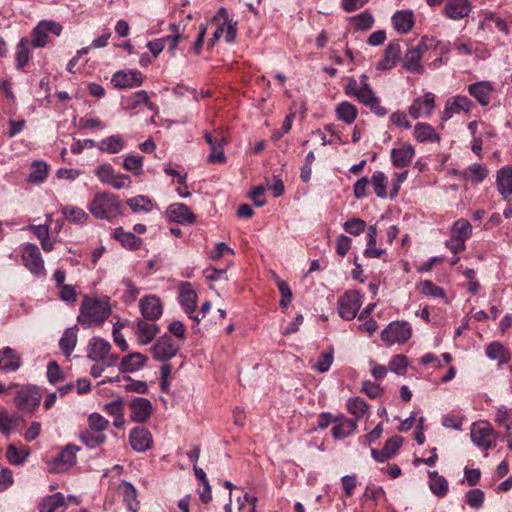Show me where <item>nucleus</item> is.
<instances>
[{
    "label": "nucleus",
    "mask_w": 512,
    "mask_h": 512,
    "mask_svg": "<svg viewBox=\"0 0 512 512\" xmlns=\"http://www.w3.org/2000/svg\"><path fill=\"white\" fill-rule=\"evenodd\" d=\"M344 92L347 96L355 98L359 103L368 107L377 116L383 117L387 114V110L381 106L380 99L373 91L366 74H362L359 81L354 77L348 78Z\"/></svg>",
    "instance_id": "1"
},
{
    "label": "nucleus",
    "mask_w": 512,
    "mask_h": 512,
    "mask_svg": "<svg viewBox=\"0 0 512 512\" xmlns=\"http://www.w3.org/2000/svg\"><path fill=\"white\" fill-rule=\"evenodd\" d=\"M111 308L107 301L85 296L80 307L78 321L90 327L104 322L110 315Z\"/></svg>",
    "instance_id": "2"
},
{
    "label": "nucleus",
    "mask_w": 512,
    "mask_h": 512,
    "mask_svg": "<svg viewBox=\"0 0 512 512\" xmlns=\"http://www.w3.org/2000/svg\"><path fill=\"white\" fill-rule=\"evenodd\" d=\"M88 210L97 219L110 220L123 214L121 201L109 192L96 193L88 205Z\"/></svg>",
    "instance_id": "3"
},
{
    "label": "nucleus",
    "mask_w": 512,
    "mask_h": 512,
    "mask_svg": "<svg viewBox=\"0 0 512 512\" xmlns=\"http://www.w3.org/2000/svg\"><path fill=\"white\" fill-rule=\"evenodd\" d=\"M380 337L387 346L404 344L412 337V326L404 320L392 321L381 331Z\"/></svg>",
    "instance_id": "4"
},
{
    "label": "nucleus",
    "mask_w": 512,
    "mask_h": 512,
    "mask_svg": "<svg viewBox=\"0 0 512 512\" xmlns=\"http://www.w3.org/2000/svg\"><path fill=\"white\" fill-rule=\"evenodd\" d=\"M471 441L479 449L487 451L496 446L498 434L487 421H478L470 429Z\"/></svg>",
    "instance_id": "5"
},
{
    "label": "nucleus",
    "mask_w": 512,
    "mask_h": 512,
    "mask_svg": "<svg viewBox=\"0 0 512 512\" xmlns=\"http://www.w3.org/2000/svg\"><path fill=\"white\" fill-rule=\"evenodd\" d=\"M42 394L40 389L34 385H25L16 392L14 405L23 412L32 413L40 405Z\"/></svg>",
    "instance_id": "6"
},
{
    "label": "nucleus",
    "mask_w": 512,
    "mask_h": 512,
    "mask_svg": "<svg viewBox=\"0 0 512 512\" xmlns=\"http://www.w3.org/2000/svg\"><path fill=\"white\" fill-rule=\"evenodd\" d=\"M362 305V295L357 290H347L338 298V313L345 320L354 319Z\"/></svg>",
    "instance_id": "7"
},
{
    "label": "nucleus",
    "mask_w": 512,
    "mask_h": 512,
    "mask_svg": "<svg viewBox=\"0 0 512 512\" xmlns=\"http://www.w3.org/2000/svg\"><path fill=\"white\" fill-rule=\"evenodd\" d=\"M150 350L154 360L167 362L176 356L180 350V345L171 336L164 335L157 339Z\"/></svg>",
    "instance_id": "8"
},
{
    "label": "nucleus",
    "mask_w": 512,
    "mask_h": 512,
    "mask_svg": "<svg viewBox=\"0 0 512 512\" xmlns=\"http://www.w3.org/2000/svg\"><path fill=\"white\" fill-rule=\"evenodd\" d=\"M178 300L181 306L184 308L186 314L191 319H193L195 322H199L201 320L199 314H195V310L197 308V294L191 283L182 282L179 285Z\"/></svg>",
    "instance_id": "9"
},
{
    "label": "nucleus",
    "mask_w": 512,
    "mask_h": 512,
    "mask_svg": "<svg viewBox=\"0 0 512 512\" xmlns=\"http://www.w3.org/2000/svg\"><path fill=\"white\" fill-rule=\"evenodd\" d=\"M435 109V95L432 92H426L423 97H417L408 108L410 117L414 120L419 118H429Z\"/></svg>",
    "instance_id": "10"
},
{
    "label": "nucleus",
    "mask_w": 512,
    "mask_h": 512,
    "mask_svg": "<svg viewBox=\"0 0 512 512\" xmlns=\"http://www.w3.org/2000/svg\"><path fill=\"white\" fill-rule=\"evenodd\" d=\"M473 107V102L464 95H456L446 100L444 109L441 113V120L448 121L454 115L461 112L468 114Z\"/></svg>",
    "instance_id": "11"
},
{
    "label": "nucleus",
    "mask_w": 512,
    "mask_h": 512,
    "mask_svg": "<svg viewBox=\"0 0 512 512\" xmlns=\"http://www.w3.org/2000/svg\"><path fill=\"white\" fill-rule=\"evenodd\" d=\"M472 3L469 0H446L442 15L453 21H460L470 15Z\"/></svg>",
    "instance_id": "12"
},
{
    "label": "nucleus",
    "mask_w": 512,
    "mask_h": 512,
    "mask_svg": "<svg viewBox=\"0 0 512 512\" xmlns=\"http://www.w3.org/2000/svg\"><path fill=\"white\" fill-rule=\"evenodd\" d=\"M22 259L25 267L34 275H43L45 272L44 261L39 248L34 244L25 246Z\"/></svg>",
    "instance_id": "13"
},
{
    "label": "nucleus",
    "mask_w": 512,
    "mask_h": 512,
    "mask_svg": "<svg viewBox=\"0 0 512 512\" xmlns=\"http://www.w3.org/2000/svg\"><path fill=\"white\" fill-rule=\"evenodd\" d=\"M204 138L211 148V153L208 156L209 163H223L226 160L224 154V145L227 139L218 133L212 134L205 132Z\"/></svg>",
    "instance_id": "14"
},
{
    "label": "nucleus",
    "mask_w": 512,
    "mask_h": 512,
    "mask_svg": "<svg viewBox=\"0 0 512 512\" xmlns=\"http://www.w3.org/2000/svg\"><path fill=\"white\" fill-rule=\"evenodd\" d=\"M131 414L130 418L136 423H145L149 420L153 412V406L149 399L137 397L129 404Z\"/></svg>",
    "instance_id": "15"
},
{
    "label": "nucleus",
    "mask_w": 512,
    "mask_h": 512,
    "mask_svg": "<svg viewBox=\"0 0 512 512\" xmlns=\"http://www.w3.org/2000/svg\"><path fill=\"white\" fill-rule=\"evenodd\" d=\"M129 442L133 450L144 452L149 450L153 444L150 431L143 427H135L130 431Z\"/></svg>",
    "instance_id": "16"
},
{
    "label": "nucleus",
    "mask_w": 512,
    "mask_h": 512,
    "mask_svg": "<svg viewBox=\"0 0 512 512\" xmlns=\"http://www.w3.org/2000/svg\"><path fill=\"white\" fill-rule=\"evenodd\" d=\"M425 51L426 49L421 46V41L417 46L410 47L404 55V68L411 73L422 74L424 72V68L421 64V59Z\"/></svg>",
    "instance_id": "17"
},
{
    "label": "nucleus",
    "mask_w": 512,
    "mask_h": 512,
    "mask_svg": "<svg viewBox=\"0 0 512 512\" xmlns=\"http://www.w3.org/2000/svg\"><path fill=\"white\" fill-rule=\"evenodd\" d=\"M166 216L171 222L178 224H193L195 216L190 208L183 203L171 204L166 210Z\"/></svg>",
    "instance_id": "18"
},
{
    "label": "nucleus",
    "mask_w": 512,
    "mask_h": 512,
    "mask_svg": "<svg viewBox=\"0 0 512 512\" xmlns=\"http://www.w3.org/2000/svg\"><path fill=\"white\" fill-rule=\"evenodd\" d=\"M112 83L117 88H134L143 83V75L140 71H118L112 77Z\"/></svg>",
    "instance_id": "19"
},
{
    "label": "nucleus",
    "mask_w": 512,
    "mask_h": 512,
    "mask_svg": "<svg viewBox=\"0 0 512 512\" xmlns=\"http://www.w3.org/2000/svg\"><path fill=\"white\" fill-rule=\"evenodd\" d=\"M415 155L414 147L405 143L399 148H393L390 152V159L393 167L405 168L410 165Z\"/></svg>",
    "instance_id": "20"
},
{
    "label": "nucleus",
    "mask_w": 512,
    "mask_h": 512,
    "mask_svg": "<svg viewBox=\"0 0 512 512\" xmlns=\"http://www.w3.org/2000/svg\"><path fill=\"white\" fill-rule=\"evenodd\" d=\"M142 316L146 320L155 321L163 312V307L160 299L154 295L146 296L139 302Z\"/></svg>",
    "instance_id": "21"
},
{
    "label": "nucleus",
    "mask_w": 512,
    "mask_h": 512,
    "mask_svg": "<svg viewBox=\"0 0 512 512\" xmlns=\"http://www.w3.org/2000/svg\"><path fill=\"white\" fill-rule=\"evenodd\" d=\"M401 56V46L399 42H390L385 50L383 58L377 64V70L387 71L394 68Z\"/></svg>",
    "instance_id": "22"
},
{
    "label": "nucleus",
    "mask_w": 512,
    "mask_h": 512,
    "mask_svg": "<svg viewBox=\"0 0 512 512\" xmlns=\"http://www.w3.org/2000/svg\"><path fill=\"white\" fill-rule=\"evenodd\" d=\"M468 92L482 106H487L492 98L494 88L489 81H479L468 86Z\"/></svg>",
    "instance_id": "23"
},
{
    "label": "nucleus",
    "mask_w": 512,
    "mask_h": 512,
    "mask_svg": "<svg viewBox=\"0 0 512 512\" xmlns=\"http://www.w3.org/2000/svg\"><path fill=\"white\" fill-rule=\"evenodd\" d=\"M391 22L398 33L407 34L412 30L415 23L413 11L398 10L392 15Z\"/></svg>",
    "instance_id": "24"
},
{
    "label": "nucleus",
    "mask_w": 512,
    "mask_h": 512,
    "mask_svg": "<svg viewBox=\"0 0 512 512\" xmlns=\"http://www.w3.org/2000/svg\"><path fill=\"white\" fill-rule=\"evenodd\" d=\"M421 46L427 50H433L440 58L434 62V66H437V63H441L442 59L445 55H447L451 50V43L449 41L438 40L433 36H423L421 38Z\"/></svg>",
    "instance_id": "25"
},
{
    "label": "nucleus",
    "mask_w": 512,
    "mask_h": 512,
    "mask_svg": "<svg viewBox=\"0 0 512 512\" xmlns=\"http://www.w3.org/2000/svg\"><path fill=\"white\" fill-rule=\"evenodd\" d=\"M485 355L493 361H497L499 366L507 364L511 360V352L499 341H492L485 348Z\"/></svg>",
    "instance_id": "26"
},
{
    "label": "nucleus",
    "mask_w": 512,
    "mask_h": 512,
    "mask_svg": "<svg viewBox=\"0 0 512 512\" xmlns=\"http://www.w3.org/2000/svg\"><path fill=\"white\" fill-rule=\"evenodd\" d=\"M357 421L349 419L344 415L335 418V425L332 428V435L335 439H344L357 429Z\"/></svg>",
    "instance_id": "27"
},
{
    "label": "nucleus",
    "mask_w": 512,
    "mask_h": 512,
    "mask_svg": "<svg viewBox=\"0 0 512 512\" xmlns=\"http://www.w3.org/2000/svg\"><path fill=\"white\" fill-rule=\"evenodd\" d=\"M22 366L21 355L11 347L2 350L0 370L5 372L17 371Z\"/></svg>",
    "instance_id": "28"
},
{
    "label": "nucleus",
    "mask_w": 512,
    "mask_h": 512,
    "mask_svg": "<svg viewBox=\"0 0 512 512\" xmlns=\"http://www.w3.org/2000/svg\"><path fill=\"white\" fill-rule=\"evenodd\" d=\"M496 183L499 193L504 198L512 195V165H506L498 170Z\"/></svg>",
    "instance_id": "29"
},
{
    "label": "nucleus",
    "mask_w": 512,
    "mask_h": 512,
    "mask_svg": "<svg viewBox=\"0 0 512 512\" xmlns=\"http://www.w3.org/2000/svg\"><path fill=\"white\" fill-rule=\"evenodd\" d=\"M150 320H138L137 321V336L141 344H149L159 332V327Z\"/></svg>",
    "instance_id": "30"
},
{
    "label": "nucleus",
    "mask_w": 512,
    "mask_h": 512,
    "mask_svg": "<svg viewBox=\"0 0 512 512\" xmlns=\"http://www.w3.org/2000/svg\"><path fill=\"white\" fill-rule=\"evenodd\" d=\"M414 137L419 143H439L441 140L440 135L428 123H417L414 126Z\"/></svg>",
    "instance_id": "31"
},
{
    "label": "nucleus",
    "mask_w": 512,
    "mask_h": 512,
    "mask_svg": "<svg viewBox=\"0 0 512 512\" xmlns=\"http://www.w3.org/2000/svg\"><path fill=\"white\" fill-rule=\"evenodd\" d=\"M147 357L141 353L134 352L125 356L119 365L122 373H131L140 370L146 363Z\"/></svg>",
    "instance_id": "32"
},
{
    "label": "nucleus",
    "mask_w": 512,
    "mask_h": 512,
    "mask_svg": "<svg viewBox=\"0 0 512 512\" xmlns=\"http://www.w3.org/2000/svg\"><path fill=\"white\" fill-rule=\"evenodd\" d=\"M80 451V447L74 444L66 445L56 457V464L59 469L67 470L76 463V454Z\"/></svg>",
    "instance_id": "33"
},
{
    "label": "nucleus",
    "mask_w": 512,
    "mask_h": 512,
    "mask_svg": "<svg viewBox=\"0 0 512 512\" xmlns=\"http://www.w3.org/2000/svg\"><path fill=\"white\" fill-rule=\"evenodd\" d=\"M335 114L338 120L350 125L356 120L358 110L354 104L342 101L336 105Z\"/></svg>",
    "instance_id": "34"
},
{
    "label": "nucleus",
    "mask_w": 512,
    "mask_h": 512,
    "mask_svg": "<svg viewBox=\"0 0 512 512\" xmlns=\"http://www.w3.org/2000/svg\"><path fill=\"white\" fill-rule=\"evenodd\" d=\"M119 490L123 494V500L129 511L137 512L140 508V502L137 500V491L131 482H123L119 486Z\"/></svg>",
    "instance_id": "35"
},
{
    "label": "nucleus",
    "mask_w": 512,
    "mask_h": 512,
    "mask_svg": "<svg viewBox=\"0 0 512 512\" xmlns=\"http://www.w3.org/2000/svg\"><path fill=\"white\" fill-rule=\"evenodd\" d=\"M114 237L123 247L130 250H137L142 244V240L136 237L133 232H126L122 227L115 229Z\"/></svg>",
    "instance_id": "36"
},
{
    "label": "nucleus",
    "mask_w": 512,
    "mask_h": 512,
    "mask_svg": "<svg viewBox=\"0 0 512 512\" xmlns=\"http://www.w3.org/2000/svg\"><path fill=\"white\" fill-rule=\"evenodd\" d=\"M125 146V141L122 136L120 135H112L105 139H102L98 145L97 148L101 152H106L110 154H115L120 152Z\"/></svg>",
    "instance_id": "37"
},
{
    "label": "nucleus",
    "mask_w": 512,
    "mask_h": 512,
    "mask_svg": "<svg viewBox=\"0 0 512 512\" xmlns=\"http://www.w3.org/2000/svg\"><path fill=\"white\" fill-rule=\"evenodd\" d=\"M110 351L111 345L109 342L101 338H94L90 342L88 358L93 361L101 360Z\"/></svg>",
    "instance_id": "38"
},
{
    "label": "nucleus",
    "mask_w": 512,
    "mask_h": 512,
    "mask_svg": "<svg viewBox=\"0 0 512 512\" xmlns=\"http://www.w3.org/2000/svg\"><path fill=\"white\" fill-rule=\"evenodd\" d=\"M488 175V170L487 168L482 165V164H479V163H473L471 165H469L464 173H463V177L466 179V180H469L473 183H481L484 181V179L487 177Z\"/></svg>",
    "instance_id": "39"
},
{
    "label": "nucleus",
    "mask_w": 512,
    "mask_h": 512,
    "mask_svg": "<svg viewBox=\"0 0 512 512\" xmlns=\"http://www.w3.org/2000/svg\"><path fill=\"white\" fill-rule=\"evenodd\" d=\"M348 412L355 417L354 420L358 421L368 412V405L364 399L360 397L349 398L346 402Z\"/></svg>",
    "instance_id": "40"
},
{
    "label": "nucleus",
    "mask_w": 512,
    "mask_h": 512,
    "mask_svg": "<svg viewBox=\"0 0 512 512\" xmlns=\"http://www.w3.org/2000/svg\"><path fill=\"white\" fill-rule=\"evenodd\" d=\"M77 343V334L75 328H68L64 331L60 341L59 346L61 351L66 355L70 356L73 352Z\"/></svg>",
    "instance_id": "41"
},
{
    "label": "nucleus",
    "mask_w": 512,
    "mask_h": 512,
    "mask_svg": "<svg viewBox=\"0 0 512 512\" xmlns=\"http://www.w3.org/2000/svg\"><path fill=\"white\" fill-rule=\"evenodd\" d=\"M20 421H22L21 416L17 414L9 415L6 411H0V432L5 436H9Z\"/></svg>",
    "instance_id": "42"
},
{
    "label": "nucleus",
    "mask_w": 512,
    "mask_h": 512,
    "mask_svg": "<svg viewBox=\"0 0 512 512\" xmlns=\"http://www.w3.org/2000/svg\"><path fill=\"white\" fill-rule=\"evenodd\" d=\"M79 438L90 449L100 446L106 441V436L103 433L95 432L91 429L82 431Z\"/></svg>",
    "instance_id": "43"
},
{
    "label": "nucleus",
    "mask_w": 512,
    "mask_h": 512,
    "mask_svg": "<svg viewBox=\"0 0 512 512\" xmlns=\"http://www.w3.org/2000/svg\"><path fill=\"white\" fill-rule=\"evenodd\" d=\"M371 184L377 197L387 198V176L384 172L375 171L371 177Z\"/></svg>",
    "instance_id": "44"
},
{
    "label": "nucleus",
    "mask_w": 512,
    "mask_h": 512,
    "mask_svg": "<svg viewBox=\"0 0 512 512\" xmlns=\"http://www.w3.org/2000/svg\"><path fill=\"white\" fill-rule=\"evenodd\" d=\"M126 203L134 213L150 212L153 208L152 201L143 195L129 198Z\"/></svg>",
    "instance_id": "45"
},
{
    "label": "nucleus",
    "mask_w": 512,
    "mask_h": 512,
    "mask_svg": "<svg viewBox=\"0 0 512 512\" xmlns=\"http://www.w3.org/2000/svg\"><path fill=\"white\" fill-rule=\"evenodd\" d=\"M30 41L23 37L20 39L16 47V65L18 69H22L29 62Z\"/></svg>",
    "instance_id": "46"
},
{
    "label": "nucleus",
    "mask_w": 512,
    "mask_h": 512,
    "mask_svg": "<svg viewBox=\"0 0 512 512\" xmlns=\"http://www.w3.org/2000/svg\"><path fill=\"white\" fill-rule=\"evenodd\" d=\"M451 235L467 240L472 235V225L468 220L460 218L451 226Z\"/></svg>",
    "instance_id": "47"
},
{
    "label": "nucleus",
    "mask_w": 512,
    "mask_h": 512,
    "mask_svg": "<svg viewBox=\"0 0 512 512\" xmlns=\"http://www.w3.org/2000/svg\"><path fill=\"white\" fill-rule=\"evenodd\" d=\"M62 213L66 220L76 224H82L88 219V214L83 209L74 206L64 207Z\"/></svg>",
    "instance_id": "48"
},
{
    "label": "nucleus",
    "mask_w": 512,
    "mask_h": 512,
    "mask_svg": "<svg viewBox=\"0 0 512 512\" xmlns=\"http://www.w3.org/2000/svg\"><path fill=\"white\" fill-rule=\"evenodd\" d=\"M28 456H29L28 449L24 448V449L20 450L13 444H10L7 447L6 457H7V460L13 465L23 464L26 461Z\"/></svg>",
    "instance_id": "49"
},
{
    "label": "nucleus",
    "mask_w": 512,
    "mask_h": 512,
    "mask_svg": "<svg viewBox=\"0 0 512 512\" xmlns=\"http://www.w3.org/2000/svg\"><path fill=\"white\" fill-rule=\"evenodd\" d=\"M64 504V496L61 493H55L46 497L40 504V512H55L56 509Z\"/></svg>",
    "instance_id": "50"
},
{
    "label": "nucleus",
    "mask_w": 512,
    "mask_h": 512,
    "mask_svg": "<svg viewBox=\"0 0 512 512\" xmlns=\"http://www.w3.org/2000/svg\"><path fill=\"white\" fill-rule=\"evenodd\" d=\"M123 168L131 172L135 176H140L143 173V157L128 155L123 160Z\"/></svg>",
    "instance_id": "51"
},
{
    "label": "nucleus",
    "mask_w": 512,
    "mask_h": 512,
    "mask_svg": "<svg viewBox=\"0 0 512 512\" xmlns=\"http://www.w3.org/2000/svg\"><path fill=\"white\" fill-rule=\"evenodd\" d=\"M419 291L425 295L434 298H445L446 293L443 288L437 286L430 280H424L419 284Z\"/></svg>",
    "instance_id": "52"
},
{
    "label": "nucleus",
    "mask_w": 512,
    "mask_h": 512,
    "mask_svg": "<svg viewBox=\"0 0 512 512\" xmlns=\"http://www.w3.org/2000/svg\"><path fill=\"white\" fill-rule=\"evenodd\" d=\"M351 22L355 25L358 30L367 31L374 24V17L369 11H364L351 18Z\"/></svg>",
    "instance_id": "53"
},
{
    "label": "nucleus",
    "mask_w": 512,
    "mask_h": 512,
    "mask_svg": "<svg viewBox=\"0 0 512 512\" xmlns=\"http://www.w3.org/2000/svg\"><path fill=\"white\" fill-rule=\"evenodd\" d=\"M366 222L360 218H350L343 223V229L353 236H359L366 229Z\"/></svg>",
    "instance_id": "54"
},
{
    "label": "nucleus",
    "mask_w": 512,
    "mask_h": 512,
    "mask_svg": "<svg viewBox=\"0 0 512 512\" xmlns=\"http://www.w3.org/2000/svg\"><path fill=\"white\" fill-rule=\"evenodd\" d=\"M47 177V165L41 161H34L32 164V171L28 177L31 183L42 182Z\"/></svg>",
    "instance_id": "55"
},
{
    "label": "nucleus",
    "mask_w": 512,
    "mask_h": 512,
    "mask_svg": "<svg viewBox=\"0 0 512 512\" xmlns=\"http://www.w3.org/2000/svg\"><path fill=\"white\" fill-rule=\"evenodd\" d=\"M334 356L333 349L322 353L312 368L320 373L327 372L333 364Z\"/></svg>",
    "instance_id": "56"
},
{
    "label": "nucleus",
    "mask_w": 512,
    "mask_h": 512,
    "mask_svg": "<svg viewBox=\"0 0 512 512\" xmlns=\"http://www.w3.org/2000/svg\"><path fill=\"white\" fill-rule=\"evenodd\" d=\"M408 364V359L405 355H395L390 360L389 369L397 375H404Z\"/></svg>",
    "instance_id": "57"
},
{
    "label": "nucleus",
    "mask_w": 512,
    "mask_h": 512,
    "mask_svg": "<svg viewBox=\"0 0 512 512\" xmlns=\"http://www.w3.org/2000/svg\"><path fill=\"white\" fill-rule=\"evenodd\" d=\"M47 43V32L41 21L32 31V42L34 48L44 47Z\"/></svg>",
    "instance_id": "58"
},
{
    "label": "nucleus",
    "mask_w": 512,
    "mask_h": 512,
    "mask_svg": "<svg viewBox=\"0 0 512 512\" xmlns=\"http://www.w3.org/2000/svg\"><path fill=\"white\" fill-rule=\"evenodd\" d=\"M89 428L95 432L103 433L109 425V421L99 413H92L88 417Z\"/></svg>",
    "instance_id": "59"
},
{
    "label": "nucleus",
    "mask_w": 512,
    "mask_h": 512,
    "mask_svg": "<svg viewBox=\"0 0 512 512\" xmlns=\"http://www.w3.org/2000/svg\"><path fill=\"white\" fill-rule=\"evenodd\" d=\"M495 421L500 426L505 427L507 431H512V411L506 407H500L497 409Z\"/></svg>",
    "instance_id": "60"
},
{
    "label": "nucleus",
    "mask_w": 512,
    "mask_h": 512,
    "mask_svg": "<svg viewBox=\"0 0 512 512\" xmlns=\"http://www.w3.org/2000/svg\"><path fill=\"white\" fill-rule=\"evenodd\" d=\"M484 493L479 489H472L468 491L465 495L466 503L474 509H479L482 507L484 502Z\"/></svg>",
    "instance_id": "61"
},
{
    "label": "nucleus",
    "mask_w": 512,
    "mask_h": 512,
    "mask_svg": "<svg viewBox=\"0 0 512 512\" xmlns=\"http://www.w3.org/2000/svg\"><path fill=\"white\" fill-rule=\"evenodd\" d=\"M115 171L113 167L109 163H104L99 165L96 168L95 175L98 177V179L105 184L110 183V181L113 179L115 175Z\"/></svg>",
    "instance_id": "62"
},
{
    "label": "nucleus",
    "mask_w": 512,
    "mask_h": 512,
    "mask_svg": "<svg viewBox=\"0 0 512 512\" xmlns=\"http://www.w3.org/2000/svg\"><path fill=\"white\" fill-rule=\"evenodd\" d=\"M65 378L60 366L56 361H52L47 366V379L51 384L63 381Z\"/></svg>",
    "instance_id": "63"
},
{
    "label": "nucleus",
    "mask_w": 512,
    "mask_h": 512,
    "mask_svg": "<svg viewBox=\"0 0 512 512\" xmlns=\"http://www.w3.org/2000/svg\"><path fill=\"white\" fill-rule=\"evenodd\" d=\"M123 380L126 382L123 385L126 391H133L139 394H145L148 391V385L144 381L132 380L130 377H123Z\"/></svg>",
    "instance_id": "64"
}]
</instances>
